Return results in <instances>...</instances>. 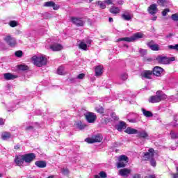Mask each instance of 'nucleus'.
<instances>
[{
	"label": "nucleus",
	"mask_w": 178,
	"mask_h": 178,
	"mask_svg": "<svg viewBox=\"0 0 178 178\" xmlns=\"http://www.w3.org/2000/svg\"><path fill=\"white\" fill-rule=\"evenodd\" d=\"M31 60L38 67H42V66H45L48 62L47 58L44 56H33L31 58Z\"/></svg>",
	"instance_id": "f257e3e1"
},
{
	"label": "nucleus",
	"mask_w": 178,
	"mask_h": 178,
	"mask_svg": "<svg viewBox=\"0 0 178 178\" xmlns=\"http://www.w3.org/2000/svg\"><path fill=\"white\" fill-rule=\"evenodd\" d=\"M143 33L138 32L136 33H134L132 36L129 38H120L116 40V42H120V41H126L127 42H134V41H136V40L143 38Z\"/></svg>",
	"instance_id": "f03ea898"
},
{
	"label": "nucleus",
	"mask_w": 178,
	"mask_h": 178,
	"mask_svg": "<svg viewBox=\"0 0 178 178\" xmlns=\"http://www.w3.org/2000/svg\"><path fill=\"white\" fill-rule=\"evenodd\" d=\"M103 140L102 135L97 134L92 136L91 138H86L85 139L86 143L88 144H94L95 143H101Z\"/></svg>",
	"instance_id": "7ed1b4c3"
},
{
	"label": "nucleus",
	"mask_w": 178,
	"mask_h": 178,
	"mask_svg": "<svg viewBox=\"0 0 178 178\" xmlns=\"http://www.w3.org/2000/svg\"><path fill=\"white\" fill-rule=\"evenodd\" d=\"M156 60L161 65H169L170 62H174L175 60V57L168 58L166 56H158L156 58Z\"/></svg>",
	"instance_id": "20e7f679"
},
{
	"label": "nucleus",
	"mask_w": 178,
	"mask_h": 178,
	"mask_svg": "<svg viewBox=\"0 0 178 178\" xmlns=\"http://www.w3.org/2000/svg\"><path fill=\"white\" fill-rule=\"evenodd\" d=\"M156 70V67H154L153 68V70H144L143 72H141L140 76L141 77H143L144 79H147L148 80H151L152 74L155 76V72Z\"/></svg>",
	"instance_id": "39448f33"
},
{
	"label": "nucleus",
	"mask_w": 178,
	"mask_h": 178,
	"mask_svg": "<svg viewBox=\"0 0 178 178\" xmlns=\"http://www.w3.org/2000/svg\"><path fill=\"white\" fill-rule=\"evenodd\" d=\"M154 156H155V150L154 148H150L148 152L144 153L143 161H150Z\"/></svg>",
	"instance_id": "423d86ee"
},
{
	"label": "nucleus",
	"mask_w": 178,
	"mask_h": 178,
	"mask_svg": "<svg viewBox=\"0 0 178 178\" xmlns=\"http://www.w3.org/2000/svg\"><path fill=\"white\" fill-rule=\"evenodd\" d=\"M84 116L88 123H94L97 120V115L92 112H88Z\"/></svg>",
	"instance_id": "0eeeda50"
},
{
	"label": "nucleus",
	"mask_w": 178,
	"mask_h": 178,
	"mask_svg": "<svg viewBox=\"0 0 178 178\" xmlns=\"http://www.w3.org/2000/svg\"><path fill=\"white\" fill-rule=\"evenodd\" d=\"M4 41L9 45V47H16V39L15 38H12L10 35H7L3 38Z\"/></svg>",
	"instance_id": "6e6552de"
},
{
	"label": "nucleus",
	"mask_w": 178,
	"mask_h": 178,
	"mask_svg": "<svg viewBox=\"0 0 178 178\" xmlns=\"http://www.w3.org/2000/svg\"><path fill=\"white\" fill-rule=\"evenodd\" d=\"M24 159L26 163H31L35 159V154L34 153H29L24 154Z\"/></svg>",
	"instance_id": "1a4fd4ad"
},
{
	"label": "nucleus",
	"mask_w": 178,
	"mask_h": 178,
	"mask_svg": "<svg viewBox=\"0 0 178 178\" xmlns=\"http://www.w3.org/2000/svg\"><path fill=\"white\" fill-rule=\"evenodd\" d=\"M70 20L73 24H75V26H77V27H81L84 26V22L81 20V18L71 17Z\"/></svg>",
	"instance_id": "9d476101"
},
{
	"label": "nucleus",
	"mask_w": 178,
	"mask_h": 178,
	"mask_svg": "<svg viewBox=\"0 0 178 178\" xmlns=\"http://www.w3.org/2000/svg\"><path fill=\"white\" fill-rule=\"evenodd\" d=\"M14 161L15 162L17 166H23V163H24V155L15 156Z\"/></svg>",
	"instance_id": "9b49d317"
},
{
	"label": "nucleus",
	"mask_w": 178,
	"mask_h": 178,
	"mask_svg": "<svg viewBox=\"0 0 178 178\" xmlns=\"http://www.w3.org/2000/svg\"><path fill=\"white\" fill-rule=\"evenodd\" d=\"M166 98H168V96L163 92L161 90L156 92V102H161V101H163Z\"/></svg>",
	"instance_id": "f8f14e48"
},
{
	"label": "nucleus",
	"mask_w": 178,
	"mask_h": 178,
	"mask_svg": "<svg viewBox=\"0 0 178 178\" xmlns=\"http://www.w3.org/2000/svg\"><path fill=\"white\" fill-rule=\"evenodd\" d=\"M44 8H53L54 10H58L59 6L55 3L54 1H47L44 4Z\"/></svg>",
	"instance_id": "ddd939ff"
},
{
	"label": "nucleus",
	"mask_w": 178,
	"mask_h": 178,
	"mask_svg": "<svg viewBox=\"0 0 178 178\" xmlns=\"http://www.w3.org/2000/svg\"><path fill=\"white\" fill-rule=\"evenodd\" d=\"M120 175L122 177H127L130 173H131V170L128 168H123L119 171Z\"/></svg>",
	"instance_id": "4468645a"
},
{
	"label": "nucleus",
	"mask_w": 178,
	"mask_h": 178,
	"mask_svg": "<svg viewBox=\"0 0 178 178\" xmlns=\"http://www.w3.org/2000/svg\"><path fill=\"white\" fill-rule=\"evenodd\" d=\"M104 73V67L102 65H98L95 68V76H102Z\"/></svg>",
	"instance_id": "2eb2a0df"
},
{
	"label": "nucleus",
	"mask_w": 178,
	"mask_h": 178,
	"mask_svg": "<svg viewBox=\"0 0 178 178\" xmlns=\"http://www.w3.org/2000/svg\"><path fill=\"white\" fill-rule=\"evenodd\" d=\"M50 49H52L54 51H62L63 46L60 44L55 43L50 46Z\"/></svg>",
	"instance_id": "dca6fc26"
},
{
	"label": "nucleus",
	"mask_w": 178,
	"mask_h": 178,
	"mask_svg": "<svg viewBox=\"0 0 178 178\" xmlns=\"http://www.w3.org/2000/svg\"><path fill=\"white\" fill-rule=\"evenodd\" d=\"M127 127V125L126 122L123 121H120V123L117 125H115L116 130H118V131H122V129H124Z\"/></svg>",
	"instance_id": "f3484780"
},
{
	"label": "nucleus",
	"mask_w": 178,
	"mask_h": 178,
	"mask_svg": "<svg viewBox=\"0 0 178 178\" xmlns=\"http://www.w3.org/2000/svg\"><path fill=\"white\" fill-rule=\"evenodd\" d=\"M147 10L150 15H155L156 13V4L150 5Z\"/></svg>",
	"instance_id": "a211bd4d"
},
{
	"label": "nucleus",
	"mask_w": 178,
	"mask_h": 178,
	"mask_svg": "<svg viewBox=\"0 0 178 178\" xmlns=\"http://www.w3.org/2000/svg\"><path fill=\"white\" fill-rule=\"evenodd\" d=\"M35 165L38 167V168H47V161H37L35 163Z\"/></svg>",
	"instance_id": "6ab92c4d"
},
{
	"label": "nucleus",
	"mask_w": 178,
	"mask_h": 178,
	"mask_svg": "<svg viewBox=\"0 0 178 178\" xmlns=\"http://www.w3.org/2000/svg\"><path fill=\"white\" fill-rule=\"evenodd\" d=\"M124 133H127V134H137L138 133V130L131 127H127L125 129Z\"/></svg>",
	"instance_id": "aec40b11"
},
{
	"label": "nucleus",
	"mask_w": 178,
	"mask_h": 178,
	"mask_svg": "<svg viewBox=\"0 0 178 178\" xmlns=\"http://www.w3.org/2000/svg\"><path fill=\"white\" fill-rule=\"evenodd\" d=\"M4 79L6 80H15V79H17V76L13 75L11 73H6L4 74Z\"/></svg>",
	"instance_id": "412c9836"
},
{
	"label": "nucleus",
	"mask_w": 178,
	"mask_h": 178,
	"mask_svg": "<svg viewBox=\"0 0 178 178\" xmlns=\"http://www.w3.org/2000/svg\"><path fill=\"white\" fill-rule=\"evenodd\" d=\"M137 137L138 138H148V134L145 131L138 132Z\"/></svg>",
	"instance_id": "4be33fe9"
},
{
	"label": "nucleus",
	"mask_w": 178,
	"mask_h": 178,
	"mask_svg": "<svg viewBox=\"0 0 178 178\" xmlns=\"http://www.w3.org/2000/svg\"><path fill=\"white\" fill-rule=\"evenodd\" d=\"M141 111L144 116H145V118H152L154 116V114H152V112L149 111H147L145 108H142Z\"/></svg>",
	"instance_id": "5701e85b"
},
{
	"label": "nucleus",
	"mask_w": 178,
	"mask_h": 178,
	"mask_svg": "<svg viewBox=\"0 0 178 178\" xmlns=\"http://www.w3.org/2000/svg\"><path fill=\"white\" fill-rule=\"evenodd\" d=\"M11 136L12 135L10 134V132L5 131L1 134V138H2V140L6 141V140H9V138H10Z\"/></svg>",
	"instance_id": "b1692460"
},
{
	"label": "nucleus",
	"mask_w": 178,
	"mask_h": 178,
	"mask_svg": "<svg viewBox=\"0 0 178 178\" xmlns=\"http://www.w3.org/2000/svg\"><path fill=\"white\" fill-rule=\"evenodd\" d=\"M163 72H165V70H163V68L161 67H156V76L157 77H161V76H163Z\"/></svg>",
	"instance_id": "393cba45"
},
{
	"label": "nucleus",
	"mask_w": 178,
	"mask_h": 178,
	"mask_svg": "<svg viewBox=\"0 0 178 178\" xmlns=\"http://www.w3.org/2000/svg\"><path fill=\"white\" fill-rule=\"evenodd\" d=\"M110 12L113 15H118V13H120V9L118 7H112L110 8Z\"/></svg>",
	"instance_id": "a878e982"
},
{
	"label": "nucleus",
	"mask_w": 178,
	"mask_h": 178,
	"mask_svg": "<svg viewBox=\"0 0 178 178\" xmlns=\"http://www.w3.org/2000/svg\"><path fill=\"white\" fill-rule=\"evenodd\" d=\"M118 161H124V162H125V163H129V157H127V156H126V155H121L119 156Z\"/></svg>",
	"instance_id": "bb28decb"
},
{
	"label": "nucleus",
	"mask_w": 178,
	"mask_h": 178,
	"mask_svg": "<svg viewBox=\"0 0 178 178\" xmlns=\"http://www.w3.org/2000/svg\"><path fill=\"white\" fill-rule=\"evenodd\" d=\"M17 69H19V70H22L23 72H24L26 70H29L30 67H29V66L26 65H18Z\"/></svg>",
	"instance_id": "cd10ccee"
},
{
	"label": "nucleus",
	"mask_w": 178,
	"mask_h": 178,
	"mask_svg": "<svg viewBox=\"0 0 178 178\" xmlns=\"http://www.w3.org/2000/svg\"><path fill=\"white\" fill-rule=\"evenodd\" d=\"M95 111L96 112H97V113H100L101 115L105 113V110L104 109V107L102 106H99L96 107Z\"/></svg>",
	"instance_id": "c85d7f7f"
},
{
	"label": "nucleus",
	"mask_w": 178,
	"mask_h": 178,
	"mask_svg": "<svg viewBox=\"0 0 178 178\" xmlns=\"http://www.w3.org/2000/svg\"><path fill=\"white\" fill-rule=\"evenodd\" d=\"M126 163H127L125 161H119V162L117 163L118 169H120V168H126Z\"/></svg>",
	"instance_id": "c756f323"
},
{
	"label": "nucleus",
	"mask_w": 178,
	"mask_h": 178,
	"mask_svg": "<svg viewBox=\"0 0 178 178\" xmlns=\"http://www.w3.org/2000/svg\"><path fill=\"white\" fill-rule=\"evenodd\" d=\"M96 5H98L101 9H105L106 8L105 2L104 1H98L96 2Z\"/></svg>",
	"instance_id": "7c9ffc66"
},
{
	"label": "nucleus",
	"mask_w": 178,
	"mask_h": 178,
	"mask_svg": "<svg viewBox=\"0 0 178 178\" xmlns=\"http://www.w3.org/2000/svg\"><path fill=\"white\" fill-rule=\"evenodd\" d=\"M122 18L124 20L129 22V20H131V15H130V14H122Z\"/></svg>",
	"instance_id": "2f4dec72"
},
{
	"label": "nucleus",
	"mask_w": 178,
	"mask_h": 178,
	"mask_svg": "<svg viewBox=\"0 0 178 178\" xmlns=\"http://www.w3.org/2000/svg\"><path fill=\"white\" fill-rule=\"evenodd\" d=\"M65 67L60 66L58 67V68L57 69V74H60V76H63V74H65Z\"/></svg>",
	"instance_id": "473e14b6"
},
{
	"label": "nucleus",
	"mask_w": 178,
	"mask_h": 178,
	"mask_svg": "<svg viewBox=\"0 0 178 178\" xmlns=\"http://www.w3.org/2000/svg\"><path fill=\"white\" fill-rule=\"evenodd\" d=\"M79 48L80 49H83V51H87V44L81 42L79 45Z\"/></svg>",
	"instance_id": "72a5a7b5"
},
{
	"label": "nucleus",
	"mask_w": 178,
	"mask_h": 178,
	"mask_svg": "<svg viewBox=\"0 0 178 178\" xmlns=\"http://www.w3.org/2000/svg\"><path fill=\"white\" fill-rule=\"evenodd\" d=\"M61 172L64 176H69L70 171L69 170V168H61Z\"/></svg>",
	"instance_id": "f704fd0d"
},
{
	"label": "nucleus",
	"mask_w": 178,
	"mask_h": 178,
	"mask_svg": "<svg viewBox=\"0 0 178 178\" xmlns=\"http://www.w3.org/2000/svg\"><path fill=\"white\" fill-rule=\"evenodd\" d=\"M149 102L155 104V102H156V96H151L149 99Z\"/></svg>",
	"instance_id": "c9c22d12"
},
{
	"label": "nucleus",
	"mask_w": 178,
	"mask_h": 178,
	"mask_svg": "<svg viewBox=\"0 0 178 178\" xmlns=\"http://www.w3.org/2000/svg\"><path fill=\"white\" fill-rule=\"evenodd\" d=\"M76 126L80 129V130H83L86 127V124H83L81 122H77Z\"/></svg>",
	"instance_id": "e433bc0d"
},
{
	"label": "nucleus",
	"mask_w": 178,
	"mask_h": 178,
	"mask_svg": "<svg viewBox=\"0 0 178 178\" xmlns=\"http://www.w3.org/2000/svg\"><path fill=\"white\" fill-rule=\"evenodd\" d=\"M15 56H17V58H22L23 56V51L22 50L15 51Z\"/></svg>",
	"instance_id": "4c0bfd02"
},
{
	"label": "nucleus",
	"mask_w": 178,
	"mask_h": 178,
	"mask_svg": "<svg viewBox=\"0 0 178 178\" xmlns=\"http://www.w3.org/2000/svg\"><path fill=\"white\" fill-rule=\"evenodd\" d=\"M170 134L171 138H172V140H175V139H176V138H178V134H176V133L173 132V131H171V132H170Z\"/></svg>",
	"instance_id": "58836bf2"
},
{
	"label": "nucleus",
	"mask_w": 178,
	"mask_h": 178,
	"mask_svg": "<svg viewBox=\"0 0 178 178\" xmlns=\"http://www.w3.org/2000/svg\"><path fill=\"white\" fill-rule=\"evenodd\" d=\"M129 78V75L126 73H124L122 74H121L120 79L121 80H122L123 81H126V80Z\"/></svg>",
	"instance_id": "ea45409f"
},
{
	"label": "nucleus",
	"mask_w": 178,
	"mask_h": 178,
	"mask_svg": "<svg viewBox=\"0 0 178 178\" xmlns=\"http://www.w3.org/2000/svg\"><path fill=\"white\" fill-rule=\"evenodd\" d=\"M171 19L174 22H178V14L177 13L172 14V16H171Z\"/></svg>",
	"instance_id": "a19ab883"
},
{
	"label": "nucleus",
	"mask_w": 178,
	"mask_h": 178,
	"mask_svg": "<svg viewBox=\"0 0 178 178\" xmlns=\"http://www.w3.org/2000/svg\"><path fill=\"white\" fill-rule=\"evenodd\" d=\"M99 175L100 176V177L102 178H106L108 177V175H106V172L102 171L99 173Z\"/></svg>",
	"instance_id": "79ce46f5"
},
{
	"label": "nucleus",
	"mask_w": 178,
	"mask_h": 178,
	"mask_svg": "<svg viewBox=\"0 0 178 178\" xmlns=\"http://www.w3.org/2000/svg\"><path fill=\"white\" fill-rule=\"evenodd\" d=\"M9 24H10V27H16L17 26V22L10 21Z\"/></svg>",
	"instance_id": "37998d69"
},
{
	"label": "nucleus",
	"mask_w": 178,
	"mask_h": 178,
	"mask_svg": "<svg viewBox=\"0 0 178 178\" xmlns=\"http://www.w3.org/2000/svg\"><path fill=\"white\" fill-rule=\"evenodd\" d=\"M149 161H150V163L152 166H154V167L156 166V161H155V159H154V157Z\"/></svg>",
	"instance_id": "c03bdc74"
},
{
	"label": "nucleus",
	"mask_w": 178,
	"mask_h": 178,
	"mask_svg": "<svg viewBox=\"0 0 178 178\" xmlns=\"http://www.w3.org/2000/svg\"><path fill=\"white\" fill-rule=\"evenodd\" d=\"M109 122H111V118H104V122L102 123H104V124H108L109 123Z\"/></svg>",
	"instance_id": "a18cd8bd"
},
{
	"label": "nucleus",
	"mask_w": 178,
	"mask_h": 178,
	"mask_svg": "<svg viewBox=\"0 0 178 178\" xmlns=\"http://www.w3.org/2000/svg\"><path fill=\"white\" fill-rule=\"evenodd\" d=\"M168 48L170 49H176L177 51H178V44H175V46L170 45V46H168Z\"/></svg>",
	"instance_id": "49530a36"
},
{
	"label": "nucleus",
	"mask_w": 178,
	"mask_h": 178,
	"mask_svg": "<svg viewBox=\"0 0 178 178\" xmlns=\"http://www.w3.org/2000/svg\"><path fill=\"white\" fill-rule=\"evenodd\" d=\"M167 0H158L159 5H161V6H163L165 3H166Z\"/></svg>",
	"instance_id": "de8ad7c7"
},
{
	"label": "nucleus",
	"mask_w": 178,
	"mask_h": 178,
	"mask_svg": "<svg viewBox=\"0 0 178 178\" xmlns=\"http://www.w3.org/2000/svg\"><path fill=\"white\" fill-rule=\"evenodd\" d=\"M86 76V74H79L78 76H77V79H79V80H82V79H84V77Z\"/></svg>",
	"instance_id": "09e8293b"
},
{
	"label": "nucleus",
	"mask_w": 178,
	"mask_h": 178,
	"mask_svg": "<svg viewBox=\"0 0 178 178\" xmlns=\"http://www.w3.org/2000/svg\"><path fill=\"white\" fill-rule=\"evenodd\" d=\"M154 44H155V42L153 40H151L150 42L147 43V47H149V48L150 47H152V45H154Z\"/></svg>",
	"instance_id": "8fccbe9b"
},
{
	"label": "nucleus",
	"mask_w": 178,
	"mask_h": 178,
	"mask_svg": "<svg viewBox=\"0 0 178 178\" xmlns=\"http://www.w3.org/2000/svg\"><path fill=\"white\" fill-rule=\"evenodd\" d=\"M170 12V10L166 8L165 9L163 12H162V15L163 16H166V15H168V13Z\"/></svg>",
	"instance_id": "3c124183"
},
{
	"label": "nucleus",
	"mask_w": 178,
	"mask_h": 178,
	"mask_svg": "<svg viewBox=\"0 0 178 178\" xmlns=\"http://www.w3.org/2000/svg\"><path fill=\"white\" fill-rule=\"evenodd\" d=\"M149 48L152 49V51H156V44H153Z\"/></svg>",
	"instance_id": "603ef678"
},
{
	"label": "nucleus",
	"mask_w": 178,
	"mask_h": 178,
	"mask_svg": "<svg viewBox=\"0 0 178 178\" xmlns=\"http://www.w3.org/2000/svg\"><path fill=\"white\" fill-rule=\"evenodd\" d=\"M133 178H141V175H140V174H134L133 175Z\"/></svg>",
	"instance_id": "864d4df0"
},
{
	"label": "nucleus",
	"mask_w": 178,
	"mask_h": 178,
	"mask_svg": "<svg viewBox=\"0 0 178 178\" xmlns=\"http://www.w3.org/2000/svg\"><path fill=\"white\" fill-rule=\"evenodd\" d=\"M34 129V127L33 126H29L26 127V130L29 131V130H33Z\"/></svg>",
	"instance_id": "5fc2aeb1"
},
{
	"label": "nucleus",
	"mask_w": 178,
	"mask_h": 178,
	"mask_svg": "<svg viewBox=\"0 0 178 178\" xmlns=\"http://www.w3.org/2000/svg\"><path fill=\"white\" fill-rule=\"evenodd\" d=\"M104 3H107L108 5H111L112 3V0H104Z\"/></svg>",
	"instance_id": "6e6d98bb"
},
{
	"label": "nucleus",
	"mask_w": 178,
	"mask_h": 178,
	"mask_svg": "<svg viewBox=\"0 0 178 178\" xmlns=\"http://www.w3.org/2000/svg\"><path fill=\"white\" fill-rule=\"evenodd\" d=\"M5 124V122H3V119L0 118V126H3Z\"/></svg>",
	"instance_id": "4d7b16f0"
},
{
	"label": "nucleus",
	"mask_w": 178,
	"mask_h": 178,
	"mask_svg": "<svg viewBox=\"0 0 178 178\" xmlns=\"http://www.w3.org/2000/svg\"><path fill=\"white\" fill-rule=\"evenodd\" d=\"M92 42V40H88L86 41V43L88 44V45L89 47H90V45H91Z\"/></svg>",
	"instance_id": "13d9d810"
},
{
	"label": "nucleus",
	"mask_w": 178,
	"mask_h": 178,
	"mask_svg": "<svg viewBox=\"0 0 178 178\" xmlns=\"http://www.w3.org/2000/svg\"><path fill=\"white\" fill-rule=\"evenodd\" d=\"M14 149H20V145H17L14 147Z\"/></svg>",
	"instance_id": "bf43d9fd"
},
{
	"label": "nucleus",
	"mask_w": 178,
	"mask_h": 178,
	"mask_svg": "<svg viewBox=\"0 0 178 178\" xmlns=\"http://www.w3.org/2000/svg\"><path fill=\"white\" fill-rule=\"evenodd\" d=\"M172 176H173V178H178V174L177 173L173 174Z\"/></svg>",
	"instance_id": "052dcab7"
},
{
	"label": "nucleus",
	"mask_w": 178,
	"mask_h": 178,
	"mask_svg": "<svg viewBox=\"0 0 178 178\" xmlns=\"http://www.w3.org/2000/svg\"><path fill=\"white\" fill-rule=\"evenodd\" d=\"M108 22H110V23H112V22H113V18L109 17L108 18Z\"/></svg>",
	"instance_id": "680f3d73"
},
{
	"label": "nucleus",
	"mask_w": 178,
	"mask_h": 178,
	"mask_svg": "<svg viewBox=\"0 0 178 178\" xmlns=\"http://www.w3.org/2000/svg\"><path fill=\"white\" fill-rule=\"evenodd\" d=\"M172 37V34L170 33L169 35H166V38H170Z\"/></svg>",
	"instance_id": "e2e57ef3"
},
{
	"label": "nucleus",
	"mask_w": 178,
	"mask_h": 178,
	"mask_svg": "<svg viewBox=\"0 0 178 178\" xmlns=\"http://www.w3.org/2000/svg\"><path fill=\"white\" fill-rule=\"evenodd\" d=\"M148 178H155V175H149Z\"/></svg>",
	"instance_id": "0e129e2a"
},
{
	"label": "nucleus",
	"mask_w": 178,
	"mask_h": 178,
	"mask_svg": "<svg viewBox=\"0 0 178 178\" xmlns=\"http://www.w3.org/2000/svg\"><path fill=\"white\" fill-rule=\"evenodd\" d=\"M95 178H101L99 175H95Z\"/></svg>",
	"instance_id": "69168bd1"
},
{
	"label": "nucleus",
	"mask_w": 178,
	"mask_h": 178,
	"mask_svg": "<svg viewBox=\"0 0 178 178\" xmlns=\"http://www.w3.org/2000/svg\"><path fill=\"white\" fill-rule=\"evenodd\" d=\"M54 177H55V176H54V175H50V176H49L47 178H54Z\"/></svg>",
	"instance_id": "338daca9"
},
{
	"label": "nucleus",
	"mask_w": 178,
	"mask_h": 178,
	"mask_svg": "<svg viewBox=\"0 0 178 178\" xmlns=\"http://www.w3.org/2000/svg\"><path fill=\"white\" fill-rule=\"evenodd\" d=\"M156 51H159V46L156 45Z\"/></svg>",
	"instance_id": "774afa93"
}]
</instances>
